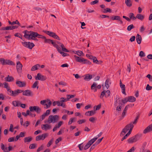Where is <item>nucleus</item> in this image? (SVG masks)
Wrapping results in <instances>:
<instances>
[{
  "mask_svg": "<svg viewBox=\"0 0 152 152\" xmlns=\"http://www.w3.org/2000/svg\"><path fill=\"white\" fill-rule=\"evenodd\" d=\"M92 78V75L88 74L84 76V79L88 81L90 80Z\"/></svg>",
  "mask_w": 152,
  "mask_h": 152,
  "instance_id": "obj_24",
  "label": "nucleus"
},
{
  "mask_svg": "<svg viewBox=\"0 0 152 152\" xmlns=\"http://www.w3.org/2000/svg\"><path fill=\"white\" fill-rule=\"evenodd\" d=\"M104 13L107 12L111 13L112 12V10L109 8H107L106 9H104Z\"/></svg>",
  "mask_w": 152,
  "mask_h": 152,
  "instance_id": "obj_53",
  "label": "nucleus"
},
{
  "mask_svg": "<svg viewBox=\"0 0 152 152\" xmlns=\"http://www.w3.org/2000/svg\"><path fill=\"white\" fill-rule=\"evenodd\" d=\"M7 65H15V64L12 61H10V60H8V61H7Z\"/></svg>",
  "mask_w": 152,
  "mask_h": 152,
  "instance_id": "obj_49",
  "label": "nucleus"
},
{
  "mask_svg": "<svg viewBox=\"0 0 152 152\" xmlns=\"http://www.w3.org/2000/svg\"><path fill=\"white\" fill-rule=\"evenodd\" d=\"M5 80L7 82H11L14 80V78L12 76L8 75L7 77H5Z\"/></svg>",
  "mask_w": 152,
  "mask_h": 152,
  "instance_id": "obj_31",
  "label": "nucleus"
},
{
  "mask_svg": "<svg viewBox=\"0 0 152 152\" xmlns=\"http://www.w3.org/2000/svg\"><path fill=\"white\" fill-rule=\"evenodd\" d=\"M59 85H62L64 86H66V83L65 82L63 81H61L58 83Z\"/></svg>",
  "mask_w": 152,
  "mask_h": 152,
  "instance_id": "obj_60",
  "label": "nucleus"
},
{
  "mask_svg": "<svg viewBox=\"0 0 152 152\" xmlns=\"http://www.w3.org/2000/svg\"><path fill=\"white\" fill-rule=\"evenodd\" d=\"M59 116L57 115H51L49 116L47 120L44 121L45 123L49 124H54L59 119Z\"/></svg>",
  "mask_w": 152,
  "mask_h": 152,
  "instance_id": "obj_3",
  "label": "nucleus"
},
{
  "mask_svg": "<svg viewBox=\"0 0 152 152\" xmlns=\"http://www.w3.org/2000/svg\"><path fill=\"white\" fill-rule=\"evenodd\" d=\"M48 135V134L47 133L43 134L41 135H39L36 137L35 140L37 141L44 140Z\"/></svg>",
  "mask_w": 152,
  "mask_h": 152,
  "instance_id": "obj_9",
  "label": "nucleus"
},
{
  "mask_svg": "<svg viewBox=\"0 0 152 152\" xmlns=\"http://www.w3.org/2000/svg\"><path fill=\"white\" fill-rule=\"evenodd\" d=\"M139 139V137L136 135L131 137L128 140V142L130 143H132L137 141Z\"/></svg>",
  "mask_w": 152,
  "mask_h": 152,
  "instance_id": "obj_12",
  "label": "nucleus"
},
{
  "mask_svg": "<svg viewBox=\"0 0 152 152\" xmlns=\"http://www.w3.org/2000/svg\"><path fill=\"white\" fill-rule=\"evenodd\" d=\"M51 128L50 125L48 124H42L41 125V128L43 130L47 131L50 129Z\"/></svg>",
  "mask_w": 152,
  "mask_h": 152,
  "instance_id": "obj_15",
  "label": "nucleus"
},
{
  "mask_svg": "<svg viewBox=\"0 0 152 152\" xmlns=\"http://www.w3.org/2000/svg\"><path fill=\"white\" fill-rule=\"evenodd\" d=\"M93 60V62L97 64H100L102 63V61H99L95 57L93 56L92 58H91V59Z\"/></svg>",
  "mask_w": 152,
  "mask_h": 152,
  "instance_id": "obj_22",
  "label": "nucleus"
},
{
  "mask_svg": "<svg viewBox=\"0 0 152 152\" xmlns=\"http://www.w3.org/2000/svg\"><path fill=\"white\" fill-rule=\"evenodd\" d=\"M46 79V77L41 75L40 73H38L37 75V76L35 77L36 80H39L41 81H44Z\"/></svg>",
  "mask_w": 152,
  "mask_h": 152,
  "instance_id": "obj_13",
  "label": "nucleus"
},
{
  "mask_svg": "<svg viewBox=\"0 0 152 152\" xmlns=\"http://www.w3.org/2000/svg\"><path fill=\"white\" fill-rule=\"evenodd\" d=\"M37 145L36 144H32L30 145L29 148L30 149H34L37 147Z\"/></svg>",
  "mask_w": 152,
  "mask_h": 152,
  "instance_id": "obj_42",
  "label": "nucleus"
},
{
  "mask_svg": "<svg viewBox=\"0 0 152 152\" xmlns=\"http://www.w3.org/2000/svg\"><path fill=\"white\" fill-rule=\"evenodd\" d=\"M129 16L130 19L134 20L136 19V17H135L134 14L132 13H130L129 14Z\"/></svg>",
  "mask_w": 152,
  "mask_h": 152,
  "instance_id": "obj_35",
  "label": "nucleus"
},
{
  "mask_svg": "<svg viewBox=\"0 0 152 152\" xmlns=\"http://www.w3.org/2000/svg\"><path fill=\"white\" fill-rule=\"evenodd\" d=\"M86 120L84 119H80L77 121V123L79 124H81L86 122Z\"/></svg>",
  "mask_w": 152,
  "mask_h": 152,
  "instance_id": "obj_45",
  "label": "nucleus"
},
{
  "mask_svg": "<svg viewBox=\"0 0 152 152\" xmlns=\"http://www.w3.org/2000/svg\"><path fill=\"white\" fill-rule=\"evenodd\" d=\"M23 92V91L20 89H17L14 91H12L11 89L7 94L10 96L15 97L18 96L19 94Z\"/></svg>",
  "mask_w": 152,
  "mask_h": 152,
  "instance_id": "obj_5",
  "label": "nucleus"
},
{
  "mask_svg": "<svg viewBox=\"0 0 152 152\" xmlns=\"http://www.w3.org/2000/svg\"><path fill=\"white\" fill-rule=\"evenodd\" d=\"M94 142L91 139L89 140L87 144L85 145L84 147V149L85 150L88 149L91 145H92Z\"/></svg>",
  "mask_w": 152,
  "mask_h": 152,
  "instance_id": "obj_16",
  "label": "nucleus"
},
{
  "mask_svg": "<svg viewBox=\"0 0 152 152\" xmlns=\"http://www.w3.org/2000/svg\"><path fill=\"white\" fill-rule=\"evenodd\" d=\"M96 120V118H94V117H91V118H90L89 119V121H90V122H91L92 123H94L95 121Z\"/></svg>",
  "mask_w": 152,
  "mask_h": 152,
  "instance_id": "obj_63",
  "label": "nucleus"
},
{
  "mask_svg": "<svg viewBox=\"0 0 152 152\" xmlns=\"http://www.w3.org/2000/svg\"><path fill=\"white\" fill-rule=\"evenodd\" d=\"M132 125L133 126L132 129H133L134 125H133L132 124H129L127 125L123 129L122 131L121 132L120 135L121 136H124L126 133L130 131L131 126Z\"/></svg>",
  "mask_w": 152,
  "mask_h": 152,
  "instance_id": "obj_6",
  "label": "nucleus"
},
{
  "mask_svg": "<svg viewBox=\"0 0 152 152\" xmlns=\"http://www.w3.org/2000/svg\"><path fill=\"white\" fill-rule=\"evenodd\" d=\"M21 43L23 46L30 49H31L35 45L33 43L30 42H22Z\"/></svg>",
  "mask_w": 152,
  "mask_h": 152,
  "instance_id": "obj_7",
  "label": "nucleus"
},
{
  "mask_svg": "<svg viewBox=\"0 0 152 152\" xmlns=\"http://www.w3.org/2000/svg\"><path fill=\"white\" fill-rule=\"evenodd\" d=\"M97 84L95 83H94L91 86L92 89H94L96 87Z\"/></svg>",
  "mask_w": 152,
  "mask_h": 152,
  "instance_id": "obj_57",
  "label": "nucleus"
},
{
  "mask_svg": "<svg viewBox=\"0 0 152 152\" xmlns=\"http://www.w3.org/2000/svg\"><path fill=\"white\" fill-rule=\"evenodd\" d=\"M23 95L27 96H32L33 95L32 92L29 90H27L23 91Z\"/></svg>",
  "mask_w": 152,
  "mask_h": 152,
  "instance_id": "obj_17",
  "label": "nucleus"
},
{
  "mask_svg": "<svg viewBox=\"0 0 152 152\" xmlns=\"http://www.w3.org/2000/svg\"><path fill=\"white\" fill-rule=\"evenodd\" d=\"M4 86V88H6L7 91V93H8L11 90L10 87L8 85V84L6 82L3 83Z\"/></svg>",
  "mask_w": 152,
  "mask_h": 152,
  "instance_id": "obj_29",
  "label": "nucleus"
},
{
  "mask_svg": "<svg viewBox=\"0 0 152 152\" xmlns=\"http://www.w3.org/2000/svg\"><path fill=\"white\" fill-rule=\"evenodd\" d=\"M13 125L12 124H10V126L9 131L12 132H13Z\"/></svg>",
  "mask_w": 152,
  "mask_h": 152,
  "instance_id": "obj_56",
  "label": "nucleus"
},
{
  "mask_svg": "<svg viewBox=\"0 0 152 152\" xmlns=\"http://www.w3.org/2000/svg\"><path fill=\"white\" fill-rule=\"evenodd\" d=\"M127 98L128 101L130 102H135L136 100V98L133 96H129Z\"/></svg>",
  "mask_w": 152,
  "mask_h": 152,
  "instance_id": "obj_27",
  "label": "nucleus"
},
{
  "mask_svg": "<svg viewBox=\"0 0 152 152\" xmlns=\"http://www.w3.org/2000/svg\"><path fill=\"white\" fill-rule=\"evenodd\" d=\"M40 66V65L39 64H36L32 67L31 69V70L32 71H34L37 70Z\"/></svg>",
  "mask_w": 152,
  "mask_h": 152,
  "instance_id": "obj_28",
  "label": "nucleus"
},
{
  "mask_svg": "<svg viewBox=\"0 0 152 152\" xmlns=\"http://www.w3.org/2000/svg\"><path fill=\"white\" fill-rule=\"evenodd\" d=\"M57 43L58 45L56 48L58 51L60 53L63 57H65L68 55L66 53H65L62 52V51L65 52H69V51L66 49L64 45L61 42H57Z\"/></svg>",
  "mask_w": 152,
  "mask_h": 152,
  "instance_id": "obj_1",
  "label": "nucleus"
},
{
  "mask_svg": "<svg viewBox=\"0 0 152 152\" xmlns=\"http://www.w3.org/2000/svg\"><path fill=\"white\" fill-rule=\"evenodd\" d=\"M139 56L141 57H144L145 56V53L142 51H141L140 52Z\"/></svg>",
  "mask_w": 152,
  "mask_h": 152,
  "instance_id": "obj_59",
  "label": "nucleus"
},
{
  "mask_svg": "<svg viewBox=\"0 0 152 152\" xmlns=\"http://www.w3.org/2000/svg\"><path fill=\"white\" fill-rule=\"evenodd\" d=\"M120 18V17L119 16L115 15L112 17L111 18V19L113 20H119Z\"/></svg>",
  "mask_w": 152,
  "mask_h": 152,
  "instance_id": "obj_43",
  "label": "nucleus"
},
{
  "mask_svg": "<svg viewBox=\"0 0 152 152\" xmlns=\"http://www.w3.org/2000/svg\"><path fill=\"white\" fill-rule=\"evenodd\" d=\"M121 98L116 96L114 99V106L115 110L117 111H120L121 110V108L122 104L121 102Z\"/></svg>",
  "mask_w": 152,
  "mask_h": 152,
  "instance_id": "obj_2",
  "label": "nucleus"
},
{
  "mask_svg": "<svg viewBox=\"0 0 152 152\" xmlns=\"http://www.w3.org/2000/svg\"><path fill=\"white\" fill-rule=\"evenodd\" d=\"M152 130V124L149 125L143 131V133L146 134Z\"/></svg>",
  "mask_w": 152,
  "mask_h": 152,
  "instance_id": "obj_19",
  "label": "nucleus"
},
{
  "mask_svg": "<svg viewBox=\"0 0 152 152\" xmlns=\"http://www.w3.org/2000/svg\"><path fill=\"white\" fill-rule=\"evenodd\" d=\"M110 94V92L109 90H107V91H105V96L107 97L109 96Z\"/></svg>",
  "mask_w": 152,
  "mask_h": 152,
  "instance_id": "obj_47",
  "label": "nucleus"
},
{
  "mask_svg": "<svg viewBox=\"0 0 152 152\" xmlns=\"http://www.w3.org/2000/svg\"><path fill=\"white\" fill-rule=\"evenodd\" d=\"M63 124V122L62 121H60L58 123L57 126H56L58 127V128H59L60 127L61 125Z\"/></svg>",
  "mask_w": 152,
  "mask_h": 152,
  "instance_id": "obj_58",
  "label": "nucleus"
},
{
  "mask_svg": "<svg viewBox=\"0 0 152 152\" xmlns=\"http://www.w3.org/2000/svg\"><path fill=\"white\" fill-rule=\"evenodd\" d=\"M132 127L133 126H132V125H131V126L130 131L128 132L127 133L124 137H123V138L121 139L122 141H123L127 137H128L130 134L131 132V131L132 130Z\"/></svg>",
  "mask_w": 152,
  "mask_h": 152,
  "instance_id": "obj_21",
  "label": "nucleus"
},
{
  "mask_svg": "<svg viewBox=\"0 0 152 152\" xmlns=\"http://www.w3.org/2000/svg\"><path fill=\"white\" fill-rule=\"evenodd\" d=\"M16 84L20 87H23L25 86L26 83L24 82L17 80L16 82Z\"/></svg>",
  "mask_w": 152,
  "mask_h": 152,
  "instance_id": "obj_18",
  "label": "nucleus"
},
{
  "mask_svg": "<svg viewBox=\"0 0 152 152\" xmlns=\"http://www.w3.org/2000/svg\"><path fill=\"white\" fill-rule=\"evenodd\" d=\"M152 88V87L150 86H149V84H147L146 88V89L147 91H149Z\"/></svg>",
  "mask_w": 152,
  "mask_h": 152,
  "instance_id": "obj_61",
  "label": "nucleus"
},
{
  "mask_svg": "<svg viewBox=\"0 0 152 152\" xmlns=\"http://www.w3.org/2000/svg\"><path fill=\"white\" fill-rule=\"evenodd\" d=\"M29 109L30 111H35L38 113H40L41 111V108L37 106H30L29 107Z\"/></svg>",
  "mask_w": 152,
  "mask_h": 152,
  "instance_id": "obj_11",
  "label": "nucleus"
},
{
  "mask_svg": "<svg viewBox=\"0 0 152 152\" xmlns=\"http://www.w3.org/2000/svg\"><path fill=\"white\" fill-rule=\"evenodd\" d=\"M77 55L79 56H83L84 54L81 51H77Z\"/></svg>",
  "mask_w": 152,
  "mask_h": 152,
  "instance_id": "obj_50",
  "label": "nucleus"
},
{
  "mask_svg": "<svg viewBox=\"0 0 152 152\" xmlns=\"http://www.w3.org/2000/svg\"><path fill=\"white\" fill-rule=\"evenodd\" d=\"M44 148V146L43 145H41L40 147H39L37 150V152H38L40 151L42 149H43Z\"/></svg>",
  "mask_w": 152,
  "mask_h": 152,
  "instance_id": "obj_62",
  "label": "nucleus"
},
{
  "mask_svg": "<svg viewBox=\"0 0 152 152\" xmlns=\"http://www.w3.org/2000/svg\"><path fill=\"white\" fill-rule=\"evenodd\" d=\"M35 37H37L38 38L44 39L45 38V37L42 35L38 34L37 32H35Z\"/></svg>",
  "mask_w": 152,
  "mask_h": 152,
  "instance_id": "obj_34",
  "label": "nucleus"
},
{
  "mask_svg": "<svg viewBox=\"0 0 152 152\" xmlns=\"http://www.w3.org/2000/svg\"><path fill=\"white\" fill-rule=\"evenodd\" d=\"M80 63L82 64H91V63L89 61H88L87 60L84 59L83 58H81L80 59Z\"/></svg>",
  "mask_w": 152,
  "mask_h": 152,
  "instance_id": "obj_25",
  "label": "nucleus"
},
{
  "mask_svg": "<svg viewBox=\"0 0 152 152\" xmlns=\"http://www.w3.org/2000/svg\"><path fill=\"white\" fill-rule=\"evenodd\" d=\"M53 139H52L51 140L48 142L47 145V147H50L51 145L52 144L53 142Z\"/></svg>",
  "mask_w": 152,
  "mask_h": 152,
  "instance_id": "obj_64",
  "label": "nucleus"
},
{
  "mask_svg": "<svg viewBox=\"0 0 152 152\" xmlns=\"http://www.w3.org/2000/svg\"><path fill=\"white\" fill-rule=\"evenodd\" d=\"M13 105L15 107L18 106L20 105V104L19 102L17 101H13L12 102Z\"/></svg>",
  "mask_w": 152,
  "mask_h": 152,
  "instance_id": "obj_44",
  "label": "nucleus"
},
{
  "mask_svg": "<svg viewBox=\"0 0 152 152\" xmlns=\"http://www.w3.org/2000/svg\"><path fill=\"white\" fill-rule=\"evenodd\" d=\"M121 102L122 103V105L123 104L126 103L128 102H129L128 100V98L127 97L125 98L124 99H122L121 98Z\"/></svg>",
  "mask_w": 152,
  "mask_h": 152,
  "instance_id": "obj_40",
  "label": "nucleus"
},
{
  "mask_svg": "<svg viewBox=\"0 0 152 152\" xmlns=\"http://www.w3.org/2000/svg\"><path fill=\"white\" fill-rule=\"evenodd\" d=\"M75 119L74 118H71L68 122V124L70 125L72 124L74 121Z\"/></svg>",
  "mask_w": 152,
  "mask_h": 152,
  "instance_id": "obj_54",
  "label": "nucleus"
},
{
  "mask_svg": "<svg viewBox=\"0 0 152 152\" xmlns=\"http://www.w3.org/2000/svg\"><path fill=\"white\" fill-rule=\"evenodd\" d=\"M136 18H137L138 19L142 21L143 20L144 18V16L143 15L141 14H138L136 16Z\"/></svg>",
  "mask_w": 152,
  "mask_h": 152,
  "instance_id": "obj_30",
  "label": "nucleus"
},
{
  "mask_svg": "<svg viewBox=\"0 0 152 152\" xmlns=\"http://www.w3.org/2000/svg\"><path fill=\"white\" fill-rule=\"evenodd\" d=\"M52 104L51 102L49 99H47V103L46 104V107H45V108H49Z\"/></svg>",
  "mask_w": 152,
  "mask_h": 152,
  "instance_id": "obj_32",
  "label": "nucleus"
},
{
  "mask_svg": "<svg viewBox=\"0 0 152 152\" xmlns=\"http://www.w3.org/2000/svg\"><path fill=\"white\" fill-rule=\"evenodd\" d=\"M74 56L75 57L76 61L77 62H80L81 57L77 56L76 55H75Z\"/></svg>",
  "mask_w": 152,
  "mask_h": 152,
  "instance_id": "obj_51",
  "label": "nucleus"
},
{
  "mask_svg": "<svg viewBox=\"0 0 152 152\" xmlns=\"http://www.w3.org/2000/svg\"><path fill=\"white\" fill-rule=\"evenodd\" d=\"M67 101V100L65 98H61L60 99V101H59V102L61 104H62L63 105V107H64L65 106V104H64L63 102H64Z\"/></svg>",
  "mask_w": 152,
  "mask_h": 152,
  "instance_id": "obj_33",
  "label": "nucleus"
},
{
  "mask_svg": "<svg viewBox=\"0 0 152 152\" xmlns=\"http://www.w3.org/2000/svg\"><path fill=\"white\" fill-rule=\"evenodd\" d=\"M35 32L32 31L25 30L23 32L24 34V37L28 40L33 39L34 37H35Z\"/></svg>",
  "mask_w": 152,
  "mask_h": 152,
  "instance_id": "obj_4",
  "label": "nucleus"
},
{
  "mask_svg": "<svg viewBox=\"0 0 152 152\" xmlns=\"http://www.w3.org/2000/svg\"><path fill=\"white\" fill-rule=\"evenodd\" d=\"M1 149L2 150H3V151H4V150H6L7 149V148L6 147H5L4 145L2 143H1Z\"/></svg>",
  "mask_w": 152,
  "mask_h": 152,
  "instance_id": "obj_52",
  "label": "nucleus"
},
{
  "mask_svg": "<svg viewBox=\"0 0 152 152\" xmlns=\"http://www.w3.org/2000/svg\"><path fill=\"white\" fill-rule=\"evenodd\" d=\"M32 140V138L31 137H25L24 139V142L25 143H29Z\"/></svg>",
  "mask_w": 152,
  "mask_h": 152,
  "instance_id": "obj_26",
  "label": "nucleus"
},
{
  "mask_svg": "<svg viewBox=\"0 0 152 152\" xmlns=\"http://www.w3.org/2000/svg\"><path fill=\"white\" fill-rule=\"evenodd\" d=\"M96 113L95 110H91L86 112L85 115L87 116H90L94 115Z\"/></svg>",
  "mask_w": 152,
  "mask_h": 152,
  "instance_id": "obj_20",
  "label": "nucleus"
},
{
  "mask_svg": "<svg viewBox=\"0 0 152 152\" xmlns=\"http://www.w3.org/2000/svg\"><path fill=\"white\" fill-rule=\"evenodd\" d=\"M43 32L48 35H49V36L51 37L54 38L58 40H60V39L58 37V36L55 33L53 32L47 31H43Z\"/></svg>",
  "mask_w": 152,
  "mask_h": 152,
  "instance_id": "obj_8",
  "label": "nucleus"
},
{
  "mask_svg": "<svg viewBox=\"0 0 152 152\" xmlns=\"http://www.w3.org/2000/svg\"><path fill=\"white\" fill-rule=\"evenodd\" d=\"M134 28V26L133 24H131L129 25L127 28V30L128 31H131L132 28Z\"/></svg>",
  "mask_w": 152,
  "mask_h": 152,
  "instance_id": "obj_46",
  "label": "nucleus"
},
{
  "mask_svg": "<svg viewBox=\"0 0 152 152\" xmlns=\"http://www.w3.org/2000/svg\"><path fill=\"white\" fill-rule=\"evenodd\" d=\"M23 65L19 61L16 63V69L18 73H21L22 71Z\"/></svg>",
  "mask_w": 152,
  "mask_h": 152,
  "instance_id": "obj_14",
  "label": "nucleus"
},
{
  "mask_svg": "<svg viewBox=\"0 0 152 152\" xmlns=\"http://www.w3.org/2000/svg\"><path fill=\"white\" fill-rule=\"evenodd\" d=\"M44 39L45 43L49 44L51 43L53 45V46L56 48L58 45V44L57 43V42L58 41L54 42L51 40L49 39H47L45 37V38H44Z\"/></svg>",
  "mask_w": 152,
  "mask_h": 152,
  "instance_id": "obj_10",
  "label": "nucleus"
},
{
  "mask_svg": "<svg viewBox=\"0 0 152 152\" xmlns=\"http://www.w3.org/2000/svg\"><path fill=\"white\" fill-rule=\"evenodd\" d=\"M67 97V101L70 99L73 98L75 96V95H66Z\"/></svg>",
  "mask_w": 152,
  "mask_h": 152,
  "instance_id": "obj_48",
  "label": "nucleus"
},
{
  "mask_svg": "<svg viewBox=\"0 0 152 152\" xmlns=\"http://www.w3.org/2000/svg\"><path fill=\"white\" fill-rule=\"evenodd\" d=\"M110 84V80L107 79L105 82V86L107 89H108L109 87V84Z\"/></svg>",
  "mask_w": 152,
  "mask_h": 152,
  "instance_id": "obj_38",
  "label": "nucleus"
},
{
  "mask_svg": "<svg viewBox=\"0 0 152 152\" xmlns=\"http://www.w3.org/2000/svg\"><path fill=\"white\" fill-rule=\"evenodd\" d=\"M102 132H100L98 135L95 137L94 138L91 139L94 142L96 140L100 137L101 136L102 134Z\"/></svg>",
  "mask_w": 152,
  "mask_h": 152,
  "instance_id": "obj_39",
  "label": "nucleus"
},
{
  "mask_svg": "<svg viewBox=\"0 0 152 152\" xmlns=\"http://www.w3.org/2000/svg\"><path fill=\"white\" fill-rule=\"evenodd\" d=\"M147 144V143L146 142H144L141 147V148L140 149V152H144V149H145V147L146 145Z\"/></svg>",
  "mask_w": 152,
  "mask_h": 152,
  "instance_id": "obj_36",
  "label": "nucleus"
},
{
  "mask_svg": "<svg viewBox=\"0 0 152 152\" xmlns=\"http://www.w3.org/2000/svg\"><path fill=\"white\" fill-rule=\"evenodd\" d=\"M142 40V37L140 35L138 34L136 36V41L137 43L140 44L141 43Z\"/></svg>",
  "mask_w": 152,
  "mask_h": 152,
  "instance_id": "obj_23",
  "label": "nucleus"
},
{
  "mask_svg": "<svg viewBox=\"0 0 152 152\" xmlns=\"http://www.w3.org/2000/svg\"><path fill=\"white\" fill-rule=\"evenodd\" d=\"M39 83V82L38 81H36L33 84L32 86V88H37V89H38V84Z\"/></svg>",
  "mask_w": 152,
  "mask_h": 152,
  "instance_id": "obj_41",
  "label": "nucleus"
},
{
  "mask_svg": "<svg viewBox=\"0 0 152 152\" xmlns=\"http://www.w3.org/2000/svg\"><path fill=\"white\" fill-rule=\"evenodd\" d=\"M125 3L127 6L130 7L132 5V4L130 0H126Z\"/></svg>",
  "mask_w": 152,
  "mask_h": 152,
  "instance_id": "obj_37",
  "label": "nucleus"
},
{
  "mask_svg": "<svg viewBox=\"0 0 152 152\" xmlns=\"http://www.w3.org/2000/svg\"><path fill=\"white\" fill-rule=\"evenodd\" d=\"M5 60L4 58H0V62L3 65H5Z\"/></svg>",
  "mask_w": 152,
  "mask_h": 152,
  "instance_id": "obj_55",
  "label": "nucleus"
}]
</instances>
